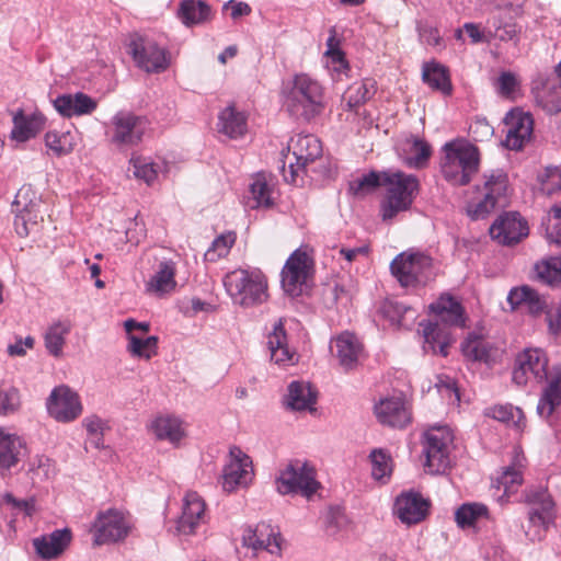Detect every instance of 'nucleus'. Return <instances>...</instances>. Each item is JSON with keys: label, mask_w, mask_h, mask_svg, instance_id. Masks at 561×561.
<instances>
[{"label": "nucleus", "mask_w": 561, "mask_h": 561, "mask_svg": "<svg viewBox=\"0 0 561 561\" xmlns=\"http://www.w3.org/2000/svg\"><path fill=\"white\" fill-rule=\"evenodd\" d=\"M231 460L225 466L222 471V489L230 493L238 486L247 485L251 480L252 461L240 448L230 449Z\"/></svg>", "instance_id": "nucleus-16"}, {"label": "nucleus", "mask_w": 561, "mask_h": 561, "mask_svg": "<svg viewBox=\"0 0 561 561\" xmlns=\"http://www.w3.org/2000/svg\"><path fill=\"white\" fill-rule=\"evenodd\" d=\"M266 536H273V527L265 523L259 524L254 529L248 528L243 534V545L259 550L260 546L263 545V539Z\"/></svg>", "instance_id": "nucleus-50"}, {"label": "nucleus", "mask_w": 561, "mask_h": 561, "mask_svg": "<svg viewBox=\"0 0 561 561\" xmlns=\"http://www.w3.org/2000/svg\"><path fill=\"white\" fill-rule=\"evenodd\" d=\"M371 474L376 480H382L391 473V458L382 449H374L369 455Z\"/></svg>", "instance_id": "nucleus-49"}, {"label": "nucleus", "mask_w": 561, "mask_h": 561, "mask_svg": "<svg viewBox=\"0 0 561 561\" xmlns=\"http://www.w3.org/2000/svg\"><path fill=\"white\" fill-rule=\"evenodd\" d=\"M469 133L474 141H483L493 135L494 129L484 117H477L470 125Z\"/></svg>", "instance_id": "nucleus-57"}, {"label": "nucleus", "mask_w": 561, "mask_h": 561, "mask_svg": "<svg viewBox=\"0 0 561 561\" xmlns=\"http://www.w3.org/2000/svg\"><path fill=\"white\" fill-rule=\"evenodd\" d=\"M507 133L504 146L511 150H519L525 141L530 139L534 129V121L529 113L511 111L505 119Z\"/></svg>", "instance_id": "nucleus-21"}, {"label": "nucleus", "mask_w": 561, "mask_h": 561, "mask_svg": "<svg viewBox=\"0 0 561 561\" xmlns=\"http://www.w3.org/2000/svg\"><path fill=\"white\" fill-rule=\"evenodd\" d=\"M413 151L415 156L409 157L405 159V163L409 167L422 168L426 164L427 160L431 156V147L430 145L421 139L415 138L413 141Z\"/></svg>", "instance_id": "nucleus-53"}, {"label": "nucleus", "mask_w": 561, "mask_h": 561, "mask_svg": "<svg viewBox=\"0 0 561 561\" xmlns=\"http://www.w3.org/2000/svg\"><path fill=\"white\" fill-rule=\"evenodd\" d=\"M25 455V442L16 434L0 428V470L15 467Z\"/></svg>", "instance_id": "nucleus-26"}, {"label": "nucleus", "mask_w": 561, "mask_h": 561, "mask_svg": "<svg viewBox=\"0 0 561 561\" xmlns=\"http://www.w3.org/2000/svg\"><path fill=\"white\" fill-rule=\"evenodd\" d=\"M543 188L549 193L561 190V169L547 168L546 179L542 180Z\"/></svg>", "instance_id": "nucleus-62"}, {"label": "nucleus", "mask_w": 561, "mask_h": 561, "mask_svg": "<svg viewBox=\"0 0 561 561\" xmlns=\"http://www.w3.org/2000/svg\"><path fill=\"white\" fill-rule=\"evenodd\" d=\"M55 110L64 117L82 116L93 113L98 102L83 92L61 94L53 101Z\"/></svg>", "instance_id": "nucleus-25"}, {"label": "nucleus", "mask_w": 561, "mask_h": 561, "mask_svg": "<svg viewBox=\"0 0 561 561\" xmlns=\"http://www.w3.org/2000/svg\"><path fill=\"white\" fill-rule=\"evenodd\" d=\"M20 403V392L16 388L0 389V415L14 413Z\"/></svg>", "instance_id": "nucleus-52"}, {"label": "nucleus", "mask_w": 561, "mask_h": 561, "mask_svg": "<svg viewBox=\"0 0 561 561\" xmlns=\"http://www.w3.org/2000/svg\"><path fill=\"white\" fill-rule=\"evenodd\" d=\"M319 485L313 468L307 463L290 462L276 479V489L284 495L300 492L304 496L310 499L317 492Z\"/></svg>", "instance_id": "nucleus-8"}, {"label": "nucleus", "mask_w": 561, "mask_h": 561, "mask_svg": "<svg viewBox=\"0 0 561 561\" xmlns=\"http://www.w3.org/2000/svg\"><path fill=\"white\" fill-rule=\"evenodd\" d=\"M175 263L171 260L159 263L158 270L147 283L148 291L163 295L172 291L175 286Z\"/></svg>", "instance_id": "nucleus-34"}, {"label": "nucleus", "mask_w": 561, "mask_h": 561, "mask_svg": "<svg viewBox=\"0 0 561 561\" xmlns=\"http://www.w3.org/2000/svg\"><path fill=\"white\" fill-rule=\"evenodd\" d=\"M490 234L500 244L513 245L528 234V226L519 214L505 213L490 227Z\"/></svg>", "instance_id": "nucleus-17"}, {"label": "nucleus", "mask_w": 561, "mask_h": 561, "mask_svg": "<svg viewBox=\"0 0 561 561\" xmlns=\"http://www.w3.org/2000/svg\"><path fill=\"white\" fill-rule=\"evenodd\" d=\"M158 336L151 335L146 339L138 337L136 335L128 336V352L140 358L150 359L157 354Z\"/></svg>", "instance_id": "nucleus-46"}, {"label": "nucleus", "mask_w": 561, "mask_h": 561, "mask_svg": "<svg viewBox=\"0 0 561 561\" xmlns=\"http://www.w3.org/2000/svg\"><path fill=\"white\" fill-rule=\"evenodd\" d=\"M71 324L69 321H56L48 327L44 342L47 352L54 357L62 355L66 336L70 333Z\"/></svg>", "instance_id": "nucleus-40"}, {"label": "nucleus", "mask_w": 561, "mask_h": 561, "mask_svg": "<svg viewBox=\"0 0 561 561\" xmlns=\"http://www.w3.org/2000/svg\"><path fill=\"white\" fill-rule=\"evenodd\" d=\"M129 163L128 172H131L136 179L142 180L148 185L152 184L158 178L159 165L146 158L133 156Z\"/></svg>", "instance_id": "nucleus-45"}, {"label": "nucleus", "mask_w": 561, "mask_h": 561, "mask_svg": "<svg viewBox=\"0 0 561 561\" xmlns=\"http://www.w3.org/2000/svg\"><path fill=\"white\" fill-rule=\"evenodd\" d=\"M419 35L420 38L432 46H437L440 44V34L436 27L424 24L419 26Z\"/></svg>", "instance_id": "nucleus-64"}, {"label": "nucleus", "mask_w": 561, "mask_h": 561, "mask_svg": "<svg viewBox=\"0 0 561 561\" xmlns=\"http://www.w3.org/2000/svg\"><path fill=\"white\" fill-rule=\"evenodd\" d=\"M41 206L42 198L32 185L25 184L20 187L11 205L14 229L20 237H27L43 221Z\"/></svg>", "instance_id": "nucleus-5"}, {"label": "nucleus", "mask_w": 561, "mask_h": 561, "mask_svg": "<svg viewBox=\"0 0 561 561\" xmlns=\"http://www.w3.org/2000/svg\"><path fill=\"white\" fill-rule=\"evenodd\" d=\"M311 271L312 262L308 254L300 249L295 250L287 259L280 273L284 291L291 297L302 295L308 288L307 282Z\"/></svg>", "instance_id": "nucleus-10"}, {"label": "nucleus", "mask_w": 561, "mask_h": 561, "mask_svg": "<svg viewBox=\"0 0 561 561\" xmlns=\"http://www.w3.org/2000/svg\"><path fill=\"white\" fill-rule=\"evenodd\" d=\"M383 172L371 171L350 182L348 190L356 197H364L382 186Z\"/></svg>", "instance_id": "nucleus-44"}, {"label": "nucleus", "mask_w": 561, "mask_h": 561, "mask_svg": "<svg viewBox=\"0 0 561 561\" xmlns=\"http://www.w3.org/2000/svg\"><path fill=\"white\" fill-rule=\"evenodd\" d=\"M550 220L553 221L551 229H548L547 234L549 239L561 245V207L553 206L550 209Z\"/></svg>", "instance_id": "nucleus-59"}, {"label": "nucleus", "mask_w": 561, "mask_h": 561, "mask_svg": "<svg viewBox=\"0 0 561 561\" xmlns=\"http://www.w3.org/2000/svg\"><path fill=\"white\" fill-rule=\"evenodd\" d=\"M525 502L530 506L529 523L547 528L554 516V502L548 490L542 486L530 488L525 492Z\"/></svg>", "instance_id": "nucleus-19"}, {"label": "nucleus", "mask_w": 561, "mask_h": 561, "mask_svg": "<svg viewBox=\"0 0 561 561\" xmlns=\"http://www.w3.org/2000/svg\"><path fill=\"white\" fill-rule=\"evenodd\" d=\"M233 242L234 239L231 237L220 236L216 238L211 247L205 253L206 260L214 262L219 257L226 256Z\"/></svg>", "instance_id": "nucleus-54"}, {"label": "nucleus", "mask_w": 561, "mask_h": 561, "mask_svg": "<svg viewBox=\"0 0 561 561\" xmlns=\"http://www.w3.org/2000/svg\"><path fill=\"white\" fill-rule=\"evenodd\" d=\"M67 136H59L57 133L48 131L45 135V144L46 146L55 151L57 154H65L70 151V148L66 147Z\"/></svg>", "instance_id": "nucleus-60"}, {"label": "nucleus", "mask_w": 561, "mask_h": 561, "mask_svg": "<svg viewBox=\"0 0 561 561\" xmlns=\"http://www.w3.org/2000/svg\"><path fill=\"white\" fill-rule=\"evenodd\" d=\"M533 295V288L529 286H522L518 288H513L510 290L507 295V302L511 305V308L514 310L519 306H526L528 298Z\"/></svg>", "instance_id": "nucleus-58"}, {"label": "nucleus", "mask_w": 561, "mask_h": 561, "mask_svg": "<svg viewBox=\"0 0 561 561\" xmlns=\"http://www.w3.org/2000/svg\"><path fill=\"white\" fill-rule=\"evenodd\" d=\"M378 421L393 428H403L412 421L411 411L402 397L381 399L375 405Z\"/></svg>", "instance_id": "nucleus-20"}, {"label": "nucleus", "mask_w": 561, "mask_h": 561, "mask_svg": "<svg viewBox=\"0 0 561 561\" xmlns=\"http://www.w3.org/2000/svg\"><path fill=\"white\" fill-rule=\"evenodd\" d=\"M382 186L386 195L381 202V216L383 220H391L399 213L411 208L419 193L420 183L415 175L402 171H383Z\"/></svg>", "instance_id": "nucleus-3"}, {"label": "nucleus", "mask_w": 561, "mask_h": 561, "mask_svg": "<svg viewBox=\"0 0 561 561\" xmlns=\"http://www.w3.org/2000/svg\"><path fill=\"white\" fill-rule=\"evenodd\" d=\"M205 502L194 491L185 494L182 515L178 520L176 529L180 534L192 535L205 522Z\"/></svg>", "instance_id": "nucleus-22"}, {"label": "nucleus", "mask_w": 561, "mask_h": 561, "mask_svg": "<svg viewBox=\"0 0 561 561\" xmlns=\"http://www.w3.org/2000/svg\"><path fill=\"white\" fill-rule=\"evenodd\" d=\"M499 91L502 95L508 96L517 88V79L512 72H502L497 80Z\"/></svg>", "instance_id": "nucleus-63"}, {"label": "nucleus", "mask_w": 561, "mask_h": 561, "mask_svg": "<svg viewBox=\"0 0 561 561\" xmlns=\"http://www.w3.org/2000/svg\"><path fill=\"white\" fill-rule=\"evenodd\" d=\"M420 327L423 328L424 344L423 350L425 353L440 354L446 357L448 348L453 344L454 339L446 328H443L438 322H422Z\"/></svg>", "instance_id": "nucleus-28"}, {"label": "nucleus", "mask_w": 561, "mask_h": 561, "mask_svg": "<svg viewBox=\"0 0 561 561\" xmlns=\"http://www.w3.org/2000/svg\"><path fill=\"white\" fill-rule=\"evenodd\" d=\"M1 505H8L16 513H23L25 516H31L35 510L33 500H18L11 493H5L2 496Z\"/></svg>", "instance_id": "nucleus-56"}, {"label": "nucleus", "mask_w": 561, "mask_h": 561, "mask_svg": "<svg viewBox=\"0 0 561 561\" xmlns=\"http://www.w3.org/2000/svg\"><path fill=\"white\" fill-rule=\"evenodd\" d=\"M534 277L546 285L554 286L559 284L561 282V274L553 262V257L536 263L534 266Z\"/></svg>", "instance_id": "nucleus-48"}, {"label": "nucleus", "mask_w": 561, "mask_h": 561, "mask_svg": "<svg viewBox=\"0 0 561 561\" xmlns=\"http://www.w3.org/2000/svg\"><path fill=\"white\" fill-rule=\"evenodd\" d=\"M348 520L345 512L340 506L330 507L327 515V525L333 527L335 530H340L347 525Z\"/></svg>", "instance_id": "nucleus-61"}, {"label": "nucleus", "mask_w": 561, "mask_h": 561, "mask_svg": "<svg viewBox=\"0 0 561 561\" xmlns=\"http://www.w3.org/2000/svg\"><path fill=\"white\" fill-rule=\"evenodd\" d=\"M288 149L293 152L295 163L290 161L288 169L283 165V176L286 182L295 183L298 172L322 156V146L314 135L300 134L290 139Z\"/></svg>", "instance_id": "nucleus-9"}, {"label": "nucleus", "mask_w": 561, "mask_h": 561, "mask_svg": "<svg viewBox=\"0 0 561 561\" xmlns=\"http://www.w3.org/2000/svg\"><path fill=\"white\" fill-rule=\"evenodd\" d=\"M428 506V502L421 494L414 492L401 494L394 503L399 519L407 525L422 522L427 515Z\"/></svg>", "instance_id": "nucleus-23"}, {"label": "nucleus", "mask_w": 561, "mask_h": 561, "mask_svg": "<svg viewBox=\"0 0 561 561\" xmlns=\"http://www.w3.org/2000/svg\"><path fill=\"white\" fill-rule=\"evenodd\" d=\"M423 81L432 89L449 95L451 93V82L446 67L437 62H428L423 66Z\"/></svg>", "instance_id": "nucleus-39"}, {"label": "nucleus", "mask_w": 561, "mask_h": 561, "mask_svg": "<svg viewBox=\"0 0 561 561\" xmlns=\"http://www.w3.org/2000/svg\"><path fill=\"white\" fill-rule=\"evenodd\" d=\"M375 94V84L370 80H365L348 88L345 95L346 107L355 111Z\"/></svg>", "instance_id": "nucleus-43"}, {"label": "nucleus", "mask_w": 561, "mask_h": 561, "mask_svg": "<svg viewBox=\"0 0 561 561\" xmlns=\"http://www.w3.org/2000/svg\"><path fill=\"white\" fill-rule=\"evenodd\" d=\"M284 105L290 116L310 122L325 107L323 88L306 73L296 75L285 96Z\"/></svg>", "instance_id": "nucleus-2"}, {"label": "nucleus", "mask_w": 561, "mask_h": 561, "mask_svg": "<svg viewBox=\"0 0 561 561\" xmlns=\"http://www.w3.org/2000/svg\"><path fill=\"white\" fill-rule=\"evenodd\" d=\"M250 192L255 202V207L270 208L274 205L272 197L273 187L264 175L257 174L250 185Z\"/></svg>", "instance_id": "nucleus-47"}, {"label": "nucleus", "mask_w": 561, "mask_h": 561, "mask_svg": "<svg viewBox=\"0 0 561 561\" xmlns=\"http://www.w3.org/2000/svg\"><path fill=\"white\" fill-rule=\"evenodd\" d=\"M547 368L548 357L541 348H525L515 359L512 378L518 386H524L531 379L543 382L548 379Z\"/></svg>", "instance_id": "nucleus-12"}, {"label": "nucleus", "mask_w": 561, "mask_h": 561, "mask_svg": "<svg viewBox=\"0 0 561 561\" xmlns=\"http://www.w3.org/2000/svg\"><path fill=\"white\" fill-rule=\"evenodd\" d=\"M151 430L154 436L160 440H168L176 445L184 437L182 423L174 416H158L151 423Z\"/></svg>", "instance_id": "nucleus-36"}, {"label": "nucleus", "mask_w": 561, "mask_h": 561, "mask_svg": "<svg viewBox=\"0 0 561 561\" xmlns=\"http://www.w3.org/2000/svg\"><path fill=\"white\" fill-rule=\"evenodd\" d=\"M317 403V391L309 382L291 381L288 385V393L285 397V404L293 411H311Z\"/></svg>", "instance_id": "nucleus-32"}, {"label": "nucleus", "mask_w": 561, "mask_h": 561, "mask_svg": "<svg viewBox=\"0 0 561 561\" xmlns=\"http://www.w3.org/2000/svg\"><path fill=\"white\" fill-rule=\"evenodd\" d=\"M44 118L41 115L25 116L20 110L13 116V129L11 137L18 141H26L36 136L44 127Z\"/></svg>", "instance_id": "nucleus-35"}, {"label": "nucleus", "mask_w": 561, "mask_h": 561, "mask_svg": "<svg viewBox=\"0 0 561 561\" xmlns=\"http://www.w3.org/2000/svg\"><path fill=\"white\" fill-rule=\"evenodd\" d=\"M537 102L548 114L561 112V83L552 85L537 98Z\"/></svg>", "instance_id": "nucleus-51"}, {"label": "nucleus", "mask_w": 561, "mask_h": 561, "mask_svg": "<svg viewBox=\"0 0 561 561\" xmlns=\"http://www.w3.org/2000/svg\"><path fill=\"white\" fill-rule=\"evenodd\" d=\"M451 434L445 427L431 428L424 434L425 470L431 474L444 473L450 465Z\"/></svg>", "instance_id": "nucleus-7"}, {"label": "nucleus", "mask_w": 561, "mask_h": 561, "mask_svg": "<svg viewBox=\"0 0 561 561\" xmlns=\"http://www.w3.org/2000/svg\"><path fill=\"white\" fill-rule=\"evenodd\" d=\"M218 129L229 138H238L247 131V118L233 106H228L219 115Z\"/></svg>", "instance_id": "nucleus-38"}, {"label": "nucleus", "mask_w": 561, "mask_h": 561, "mask_svg": "<svg viewBox=\"0 0 561 561\" xmlns=\"http://www.w3.org/2000/svg\"><path fill=\"white\" fill-rule=\"evenodd\" d=\"M128 529L123 514L108 510L99 514L94 523V541L98 545L116 542L127 536Z\"/></svg>", "instance_id": "nucleus-18"}, {"label": "nucleus", "mask_w": 561, "mask_h": 561, "mask_svg": "<svg viewBox=\"0 0 561 561\" xmlns=\"http://www.w3.org/2000/svg\"><path fill=\"white\" fill-rule=\"evenodd\" d=\"M47 411L56 421L67 423L82 412L79 396L67 386L56 387L46 402Z\"/></svg>", "instance_id": "nucleus-15"}, {"label": "nucleus", "mask_w": 561, "mask_h": 561, "mask_svg": "<svg viewBox=\"0 0 561 561\" xmlns=\"http://www.w3.org/2000/svg\"><path fill=\"white\" fill-rule=\"evenodd\" d=\"M431 310L438 316L439 321L445 325L457 328L466 325L463 307L455 297L448 294L442 295L437 301L433 302Z\"/></svg>", "instance_id": "nucleus-29"}, {"label": "nucleus", "mask_w": 561, "mask_h": 561, "mask_svg": "<svg viewBox=\"0 0 561 561\" xmlns=\"http://www.w3.org/2000/svg\"><path fill=\"white\" fill-rule=\"evenodd\" d=\"M267 345L271 352V359L279 365L294 364L296 354L291 353L287 346V334L285 331V320L279 318L273 331L268 335Z\"/></svg>", "instance_id": "nucleus-31"}, {"label": "nucleus", "mask_w": 561, "mask_h": 561, "mask_svg": "<svg viewBox=\"0 0 561 561\" xmlns=\"http://www.w3.org/2000/svg\"><path fill=\"white\" fill-rule=\"evenodd\" d=\"M72 533L69 528L55 529L50 534L33 539L36 553L45 560L58 558L69 547Z\"/></svg>", "instance_id": "nucleus-24"}, {"label": "nucleus", "mask_w": 561, "mask_h": 561, "mask_svg": "<svg viewBox=\"0 0 561 561\" xmlns=\"http://www.w3.org/2000/svg\"><path fill=\"white\" fill-rule=\"evenodd\" d=\"M224 286L236 304L252 307L267 298V280L257 270L237 268L226 274Z\"/></svg>", "instance_id": "nucleus-4"}, {"label": "nucleus", "mask_w": 561, "mask_h": 561, "mask_svg": "<svg viewBox=\"0 0 561 561\" xmlns=\"http://www.w3.org/2000/svg\"><path fill=\"white\" fill-rule=\"evenodd\" d=\"M432 267V259L423 253H400L390 264L392 275L401 286L409 287L423 283Z\"/></svg>", "instance_id": "nucleus-11"}, {"label": "nucleus", "mask_w": 561, "mask_h": 561, "mask_svg": "<svg viewBox=\"0 0 561 561\" xmlns=\"http://www.w3.org/2000/svg\"><path fill=\"white\" fill-rule=\"evenodd\" d=\"M561 404V368H554V375L543 389L537 405V413L548 419Z\"/></svg>", "instance_id": "nucleus-33"}, {"label": "nucleus", "mask_w": 561, "mask_h": 561, "mask_svg": "<svg viewBox=\"0 0 561 561\" xmlns=\"http://www.w3.org/2000/svg\"><path fill=\"white\" fill-rule=\"evenodd\" d=\"M485 181L481 188L482 198L471 204L468 214L472 219H481L486 217L497 205L501 199L505 198L507 190V176L501 170H495L490 175H484ZM480 191V188H478Z\"/></svg>", "instance_id": "nucleus-13"}, {"label": "nucleus", "mask_w": 561, "mask_h": 561, "mask_svg": "<svg viewBox=\"0 0 561 561\" xmlns=\"http://www.w3.org/2000/svg\"><path fill=\"white\" fill-rule=\"evenodd\" d=\"M149 128V122L145 116L131 111H118L111 118L110 141L118 149H127L138 146Z\"/></svg>", "instance_id": "nucleus-6"}, {"label": "nucleus", "mask_w": 561, "mask_h": 561, "mask_svg": "<svg viewBox=\"0 0 561 561\" xmlns=\"http://www.w3.org/2000/svg\"><path fill=\"white\" fill-rule=\"evenodd\" d=\"M461 352L467 359L485 364L495 362L497 356L493 343L477 333H469L461 342Z\"/></svg>", "instance_id": "nucleus-30"}, {"label": "nucleus", "mask_w": 561, "mask_h": 561, "mask_svg": "<svg viewBox=\"0 0 561 561\" xmlns=\"http://www.w3.org/2000/svg\"><path fill=\"white\" fill-rule=\"evenodd\" d=\"M481 518H489V508L482 503H463L455 512V520L462 529L474 526Z\"/></svg>", "instance_id": "nucleus-42"}, {"label": "nucleus", "mask_w": 561, "mask_h": 561, "mask_svg": "<svg viewBox=\"0 0 561 561\" xmlns=\"http://www.w3.org/2000/svg\"><path fill=\"white\" fill-rule=\"evenodd\" d=\"M484 414L518 431H522L526 425V419L522 409L512 404H500L488 408Z\"/></svg>", "instance_id": "nucleus-41"}, {"label": "nucleus", "mask_w": 561, "mask_h": 561, "mask_svg": "<svg viewBox=\"0 0 561 561\" xmlns=\"http://www.w3.org/2000/svg\"><path fill=\"white\" fill-rule=\"evenodd\" d=\"M179 18L186 26L202 24L210 20L211 9L202 0H183L179 8Z\"/></svg>", "instance_id": "nucleus-37"}, {"label": "nucleus", "mask_w": 561, "mask_h": 561, "mask_svg": "<svg viewBox=\"0 0 561 561\" xmlns=\"http://www.w3.org/2000/svg\"><path fill=\"white\" fill-rule=\"evenodd\" d=\"M332 352L339 358L340 365L344 369H353L358 364V358L363 352V346L358 339L350 332H343L333 341Z\"/></svg>", "instance_id": "nucleus-27"}, {"label": "nucleus", "mask_w": 561, "mask_h": 561, "mask_svg": "<svg viewBox=\"0 0 561 561\" xmlns=\"http://www.w3.org/2000/svg\"><path fill=\"white\" fill-rule=\"evenodd\" d=\"M523 482L522 472L515 468L508 467L499 479V483L504 488V494L515 492V488Z\"/></svg>", "instance_id": "nucleus-55"}, {"label": "nucleus", "mask_w": 561, "mask_h": 561, "mask_svg": "<svg viewBox=\"0 0 561 561\" xmlns=\"http://www.w3.org/2000/svg\"><path fill=\"white\" fill-rule=\"evenodd\" d=\"M442 151L440 171L444 179L456 186L469 184L480 167L478 147L467 139L457 138L446 142Z\"/></svg>", "instance_id": "nucleus-1"}, {"label": "nucleus", "mask_w": 561, "mask_h": 561, "mask_svg": "<svg viewBox=\"0 0 561 561\" xmlns=\"http://www.w3.org/2000/svg\"><path fill=\"white\" fill-rule=\"evenodd\" d=\"M128 53L136 65L147 72H162L168 68L165 51L154 42L138 34L131 36Z\"/></svg>", "instance_id": "nucleus-14"}]
</instances>
